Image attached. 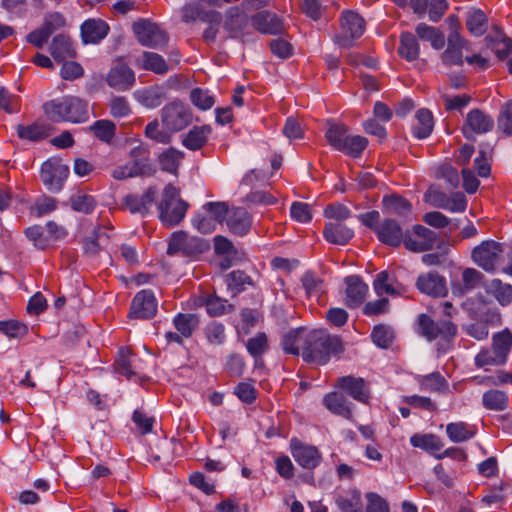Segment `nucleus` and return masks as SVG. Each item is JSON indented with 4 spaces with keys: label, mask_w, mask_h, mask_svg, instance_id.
I'll return each instance as SVG.
<instances>
[{
    "label": "nucleus",
    "mask_w": 512,
    "mask_h": 512,
    "mask_svg": "<svg viewBox=\"0 0 512 512\" xmlns=\"http://www.w3.org/2000/svg\"><path fill=\"white\" fill-rule=\"evenodd\" d=\"M304 340L301 357L306 363L323 366L332 358L340 359L345 351L341 336L324 328L309 330Z\"/></svg>",
    "instance_id": "1"
},
{
    "label": "nucleus",
    "mask_w": 512,
    "mask_h": 512,
    "mask_svg": "<svg viewBox=\"0 0 512 512\" xmlns=\"http://www.w3.org/2000/svg\"><path fill=\"white\" fill-rule=\"evenodd\" d=\"M43 109L48 119L53 122L83 123L89 119L88 103L75 96L46 102Z\"/></svg>",
    "instance_id": "2"
},
{
    "label": "nucleus",
    "mask_w": 512,
    "mask_h": 512,
    "mask_svg": "<svg viewBox=\"0 0 512 512\" xmlns=\"http://www.w3.org/2000/svg\"><path fill=\"white\" fill-rule=\"evenodd\" d=\"M417 333L429 342L440 338L437 344L439 353H446L457 335V326L450 320L434 321L427 314H420L417 319Z\"/></svg>",
    "instance_id": "3"
},
{
    "label": "nucleus",
    "mask_w": 512,
    "mask_h": 512,
    "mask_svg": "<svg viewBox=\"0 0 512 512\" xmlns=\"http://www.w3.org/2000/svg\"><path fill=\"white\" fill-rule=\"evenodd\" d=\"M190 205L180 197V190L172 183L167 184L158 203L159 219L164 226L172 228L185 218Z\"/></svg>",
    "instance_id": "4"
},
{
    "label": "nucleus",
    "mask_w": 512,
    "mask_h": 512,
    "mask_svg": "<svg viewBox=\"0 0 512 512\" xmlns=\"http://www.w3.org/2000/svg\"><path fill=\"white\" fill-rule=\"evenodd\" d=\"M352 375L337 380L334 390L323 398V405L333 414L350 419L352 415Z\"/></svg>",
    "instance_id": "5"
},
{
    "label": "nucleus",
    "mask_w": 512,
    "mask_h": 512,
    "mask_svg": "<svg viewBox=\"0 0 512 512\" xmlns=\"http://www.w3.org/2000/svg\"><path fill=\"white\" fill-rule=\"evenodd\" d=\"M413 233L415 237L409 231L405 233L404 246L406 249L413 252H424L436 247L446 253L448 244L439 240L435 231L417 224L413 226Z\"/></svg>",
    "instance_id": "6"
},
{
    "label": "nucleus",
    "mask_w": 512,
    "mask_h": 512,
    "mask_svg": "<svg viewBox=\"0 0 512 512\" xmlns=\"http://www.w3.org/2000/svg\"><path fill=\"white\" fill-rule=\"evenodd\" d=\"M193 119L190 107L179 100L166 104L161 109V124L165 131L170 133L185 129Z\"/></svg>",
    "instance_id": "7"
},
{
    "label": "nucleus",
    "mask_w": 512,
    "mask_h": 512,
    "mask_svg": "<svg viewBox=\"0 0 512 512\" xmlns=\"http://www.w3.org/2000/svg\"><path fill=\"white\" fill-rule=\"evenodd\" d=\"M209 247L206 240L190 236L184 231H177L171 235L167 254L170 256L181 254L186 257H196L209 250Z\"/></svg>",
    "instance_id": "8"
},
{
    "label": "nucleus",
    "mask_w": 512,
    "mask_h": 512,
    "mask_svg": "<svg viewBox=\"0 0 512 512\" xmlns=\"http://www.w3.org/2000/svg\"><path fill=\"white\" fill-rule=\"evenodd\" d=\"M504 252V245L494 240H485L474 247L471 253L472 260L487 272L495 270L501 254Z\"/></svg>",
    "instance_id": "9"
},
{
    "label": "nucleus",
    "mask_w": 512,
    "mask_h": 512,
    "mask_svg": "<svg viewBox=\"0 0 512 512\" xmlns=\"http://www.w3.org/2000/svg\"><path fill=\"white\" fill-rule=\"evenodd\" d=\"M494 128V119L483 110L475 108L469 111L461 127L463 136L469 141H475L476 135L485 134Z\"/></svg>",
    "instance_id": "10"
},
{
    "label": "nucleus",
    "mask_w": 512,
    "mask_h": 512,
    "mask_svg": "<svg viewBox=\"0 0 512 512\" xmlns=\"http://www.w3.org/2000/svg\"><path fill=\"white\" fill-rule=\"evenodd\" d=\"M133 31L138 42L143 46L160 48L168 42L166 32L159 25L147 20L134 23Z\"/></svg>",
    "instance_id": "11"
},
{
    "label": "nucleus",
    "mask_w": 512,
    "mask_h": 512,
    "mask_svg": "<svg viewBox=\"0 0 512 512\" xmlns=\"http://www.w3.org/2000/svg\"><path fill=\"white\" fill-rule=\"evenodd\" d=\"M199 322V318L196 314L178 313L172 320L176 332H166L164 335L165 340L167 343L183 345L184 339L192 337L194 331L198 328Z\"/></svg>",
    "instance_id": "12"
},
{
    "label": "nucleus",
    "mask_w": 512,
    "mask_h": 512,
    "mask_svg": "<svg viewBox=\"0 0 512 512\" xmlns=\"http://www.w3.org/2000/svg\"><path fill=\"white\" fill-rule=\"evenodd\" d=\"M68 175L69 168L58 161L47 160L41 166V181L51 192H60Z\"/></svg>",
    "instance_id": "13"
},
{
    "label": "nucleus",
    "mask_w": 512,
    "mask_h": 512,
    "mask_svg": "<svg viewBox=\"0 0 512 512\" xmlns=\"http://www.w3.org/2000/svg\"><path fill=\"white\" fill-rule=\"evenodd\" d=\"M327 130L325 137L328 143L334 149L345 153L348 156L352 155V133L350 128L337 121L329 120L327 122Z\"/></svg>",
    "instance_id": "14"
},
{
    "label": "nucleus",
    "mask_w": 512,
    "mask_h": 512,
    "mask_svg": "<svg viewBox=\"0 0 512 512\" xmlns=\"http://www.w3.org/2000/svg\"><path fill=\"white\" fill-rule=\"evenodd\" d=\"M158 309V303L155 294L150 289H143L136 293L131 305L129 317L135 319H151Z\"/></svg>",
    "instance_id": "15"
},
{
    "label": "nucleus",
    "mask_w": 512,
    "mask_h": 512,
    "mask_svg": "<svg viewBox=\"0 0 512 512\" xmlns=\"http://www.w3.org/2000/svg\"><path fill=\"white\" fill-rule=\"evenodd\" d=\"M291 454L295 461L304 469L312 470L321 462V454L319 450L312 445L303 443L297 438L290 441Z\"/></svg>",
    "instance_id": "16"
},
{
    "label": "nucleus",
    "mask_w": 512,
    "mask_h": 512,
    "mask_svg": "<svg viewBox=\"0 0 512 512\" xmlns=\"http://www.w3.org/2000/svg\"><path fill=\"white\" fill-rule=\"evenodd\" d=\"M251 25L261 34L279 35L286 31L283 20L270 11H260L251 17Z\"/></svg>",
    "instance_id": "17"
},
{
    "label": "nucleus",
    "mask_w": 512,
    "mask_h": 512,
    "mask_svg": "<svg viewBox=\"0 0 512 512\" xmlns=\"http://www.w3.org/2000/svg\"><path fill=\"white\" fill-rule=\"evenodd\" d=\"M158 194L156 186H150L142 195L128 194L122 199L123 206L133 214L146 215Z\"/></svg>",
    "instance_id": "18"
},
{
    "label": "nucleus",
    "mask_w": 512,
    "mask_h": 512,
    "mask_svg": "<svg viewBox=\"0 0 512 512\" xmlns=\"http://www.w3.org/2000/svg\"><path fill=\"white\" fill-rule=\"evenodd\" d=\"M416 286L422 293L432 297H443L447 294L446 280L436 271L419 275Z\"/></svg>",
    "instance_id": "19"
},
{
    "label": "nucleus",
    "mask_w": 512,
    "mask_h": 512,
    "mask_svg": "<svg viewBox=\"0 0 512 512\" xmlns=\"http://www.w3.org/2000/svg\"><path fill=\"white\" fill-rule=\"evenodd\" d=\"M484 280V275L474 269L465 268L462 272V279L451 281V292L456 297H463L468 292L480 286Z\"/></svg>",
    "instance_id": "20"
},
{
    "label": "nucleus",
    "mask_w": 512,
    "mask_h": 512,
    "mask_svg": "<svg viewBox=\"0 0 512 512\" xmlns=\"http://www.w3.org/2000/svg\"><path fill=\"white\" fill-rule=\"evenodd\" d=\"M226 225L231 233L244 236L252 227V216L243 207H232L226 218Z\"/></svg>",
    "instance_id": "21"
},
{
    "label": "nucleus",
    "mask_w": 512,
    "mask_h": 512,
    "mask_svg": "<svg viewBox=\"0 0 512 512\" xmlns=\"http://www.w3.org/2000/svg\"><path fill=\"white\" fill-rule=\"evenodd\" d=\"M378 239L389 246L398 247L405 239L402 227L395 219L387 218L376 227Z\"/></svg>",
    "instance_id": "22"
},
{
    "label": "nucleus",
    "mask_w": 512,
    "mask_h": 512,
    "mask_svg": "<svg viewBox=\"0 0 512 512\" xmlns=\"http://www.w3.org/2000/svg\"><path fill=\"white\" fill-rule=\"evenodd\" d=\"M106 81L110 87L119 91H125L130 89L135 83V73L127 65L119 64L111 68Z\"/></svg>",
    "instance_id": "23"
},
{
    "label": "nucleus",
    "mask_w": 512,
    "mask_h": 512,
    "mask_svg": "<svg viewBox=\"0 0 512 512\" xmlns=\"http://www.w3.org/2000/svg\"><path fill=\"white\" fill-rule=\"evenodd\" d=\"M109 25L101 19H88L81 25V37L85 44H97L109 32Z\"/></svg>",
    "instance_id": "24"
},
{
    "label": "nucleus",
    "mask_w": 512,
    "mask_h": 512,
    "mask_svg": "<svg viewBox=\"0 0 512 512\" xmlns=\"http://www.w3.org/2000/svg\"><path fill=\"white\" fill-rule=\"evenodd\" d=\"M307 330L303 327L289 330L285 333L281 340V346L286 354L299 356L302 347H304Z\"/></svg>",
    "instance_id": "25"
},
{
    "label": "nucleus",
    "mask_w": 512,
    "mask_h": 512,
    "mask_svg": "<svg viewBox=\"0 0 512 512\" xmlns=\"http://www.w3.org/2000/svg\"><path fill=\"white\" fill-rule=\"evenodd\" d=\"M326 241L337 245H346L352 238V232L344 222H328L323 231Z\"/></svg>",
    "instance_id": "26"
},
{
    "label": "nucleus",
    "mask_w": 512,
    "mask_h": 512,
    "mask_svg": "<svg viewBox=\"0 0 512 512\" xmlns=\"http://www.w3.org/2000/svg\"><path fill=\"white\" fill-rule=\"evenodd\" d=\"M383 212L406 217L411 213L412 204L401 195L396 193L385 195L382 200Z\"/></svg>",
    "instance_id": "27"
},
{
    "label": "nucleus",
    "mask_w": 512,
    "mask_h": 512,
    "mask_svg": "<svg viewBox=\"0 0 512 512\" xmlns=\"http://www.w3.org/2000/svg\"><path fill=\"white\" fill-rule=\"evenodd\" d=\"M50 53L58 62H62L68 58H74L76 55L70 37L64 34L56 35L53 38L50 45Z\"/></svg>",
    "instance_id": "28"
},
{
    "label": "nucleus",
    "mask_w": 512,
    "mask_h": 512,
    "mask_svg": "<svg viewBox=\"0 0 512 512\" xmlns=\"http://www.w3.org/2000/svg\"><path fill=\"white\" fill-rule=\"evenodd\" d=\"M211 131L212 129L209 125L194 126L183 137L182 144L191 151H197L206 144Z\"/></svg>",
    "instance_id": "29"
},
{
    "label": "nucleus",
    "mask_w": 512,
    "mask_h": 512,
    "mask_svg": "<svg viewBox=\"0 0 512 512\" xmlns=\"http://www.w3.org/2000/svg\"><path fill=\"white\" fill-rule=\"evenodd\" d=\"M133 357L134 355L128 347H121L114 362L115 372L128 380H131L137 374L133 365Z\"/></svg>",
    "instance_id": "30"
},
{
    "label": "nucleus",
    "mask_w": 512,
    "mask_h": 512,
    "mask_svg": "<svg viewBox=\"0 0 512 512\" xmlns=\"http://www.w3.org/2000/svg\"><path fill=\"white\" fill-rule=\"evenodd\" d=\"M182 19L185 22L200 20L202 22L221 23V14L214 10L204 11L197 5H185L182 9Z\"/></svg>",
    "instance_id": "31"
},
{
    "label": "nucleus",
    "mask_w": 512,
    "mask_h": 512,
    "mask_svg": "<svg viewBox=\"0 0 512 512\" xmlns=\"http://www.w3.org/2000/svg\"><path fill=\"white\" fill-rule=\"evenodd\" d=\"M139 103L147 108H156L166 98L164 88L159 86L147 87L134 93Z\"/></svg>",
    "instance_id": "32"
},
{
    "label": "nucleus",
    "mask_w": 512,
    "mask_h": 512,
    "mask_svg": "<svg viewBox=\"0 0 512 512\" xmlns=\"http://www.w3.org/2000/svg\"><path fill=\"white\" fill-rule=\"evenodd\" d=\"M420 46L418 40L411 32H402L400 35V44L398 54L405 60L412 62L419 57Z\"/></svg>",
    "instance_id": "33"
},
{
    "label": "nucleus",
    "mask_w": 512,
    "mask_h": 512,
    "mask_svg": "<svg viewBox=\"0 0 512 512\" xmlns=\"http://www.w3.org/2000/svg\"><path fill=\"white\" fill-rule=\"evenodd\" d=\"M415 32L421 40L430 42L436 50L442 49L445 45L444 34L436 27L421 22L415 27Z\"/></svg>",
    "instance_id": "34"
},
{
    "label": "nucleus",
    "mask_w": 512,
    "mask_h": 512,
    "mask_svg": "<svg viewBox=\"0 0 512 512\" xmlns=\"http://www.w3.org/2000/svg\"><path fill=\"white\" fill-rule=\"evenodd\" d=\"M466 26L475 37L482 36L488 29V19L481 9H472L466 14Z\"/></svg>",
    "instance_id": "35"
},
{
    "label": "nucleus",
    "mask_w": 512,
    "mask_h": 512,
    "mask_svg": "<svg viewBox=\"0 0 512 512\" xmlns=\"http://www.w3.org/2000/svg\"><path fill=\"white\" fill-rule=\"evenodd\" d=\"M417 125L413 127V135L417 139L427 138L434 126L433 115L428 109H419L415 115Z\"/></svg>",
    "instance_id": "36"
},
{
    "label": "nucleus",
    "mask_w": 512,
    "mask_h": 512,
    "mask_svg": "<svg viewBox=\"0 0 512 512\" xmlns=\"http://www.w3.org/2000/svg\"><path fill=\"white\" fill-rule=\"evenodd\" d=\"M341 31L334 37L335 43L340 48L349 49L352 46V11L346 10L340 19Z\"/></svg>",
    "instance_id": "37"
},
{
    "label": "nucleus",
    "mask_w": 512,
    "mask_h": 512,
    "mask_svg": "<svg viewBox=\"0 0 512 512\" xmlns=\"http://www.w3.org/2000/svg\"><path fill=\"white\" fill-rule=\"evenodd\" d=\"M140 61L142 69L152 71L155 74L164 75L169 71V65L165 59L155 52L144 51Z\"/></svg>",
    "instance_id": "38"
},
{
    "label": "nucleus",
    "mask_w": 512,
    "mask_h": 512,
    "mask_svg": "<svg viewBox=\"0 0 512 512\" xmlns=\"http://www.w3.org/2000/svg\"><path fill=\"white\" fill-rule=\"evenodd\" d=\"M512 347V333L505 329L493 336L492 350L500 358L498 362L505 363Z\"/></svg>",
    "instance_id": "39"
},
{
    "label": "nucleus",
    "mask_w": 512,
    "mask_h": 512,
    "mask_svg": "<svg viewBox=\"0 0 512 512\" xmlns=\"http://www.w3.org/2000/svg\"><path fill=\"white\" fill-rule=\"evenodd\" d=\"M486 291L493 294L497 301L502 305H508L512 302V285L503 283L499 279H493L484 284Z\"/></svg>",
    "instance_id": "40"
},
{
    "label": "nucleus",
    "mask_w": 512,
    "mask_h": 512,
    "mask_svg": "<svg viewBox=\"0 0 512 512\" xmlns=\"http://www.w3.org/2000/svg\"><path fill=\"white\" fill-rule=\"evenodd\" d=\"M17 134L20 139L40 141L48 137L49 133L44 124L18 125Z\"/></svg>",
    "instance_id": "41"
},
{
    "label": "nucleus",
    "mask_w": 512,
    "mask_h": 512,
    "mask_svg": "<svg viewBox=\"0 0 512 512\" xmlns=\"http://www.w3.org/2000/svg\"><path fill=\"white\" fill-rule=\"evenodd\" d=\"M394 337L393 328L386 324L375 325L371 333L373 343L382 349L389 348L393 343Z\"/></svg>",
    "instance_id": "42"
},
{
    "label": "nucleus",
    "mask_w": 512,
    "mask_h": 512,
    "mask_svg": "<svg viewBox=\"0 0 512 512\" xmlns=\"http://www.w3.org/2000/svg\"><path fill=\"white\" fill-rule=\"evenodd\" d=\"M89 129L93 131L96 138L110 144L116 134V125L111 120H97Z\"/></svg>",
    "instance_id": "43"
},
{
    "label": "nucleus",
    "mask_w": 512,
    "mask_h": 512,
    "mask_svg": "<svg viewBox=\"0 0 512 512\" xmlns=\"http://www.w3.org/2000/svg\"><path fill=\"white\" fill-rule=\"evenodd\" d=\"M69 202L74 211L83 214H91L97 205V201L93 196L82 192L73 194L70 197Z\"/></svg>",
    "instance_id": "44"
},
{
    "label": "nucleus",
    "mask_w": 512,
    "mask_h": 512,
    "mask_svg": "<svg viewBox=\"0 0 512 512\" xmlns=\"http://www.w3.org/2000/svg\"><path fill=\"white\" fill-rule=\"evenodd\" d=\"M410 443L415 448L423 449L427 452L439 451L443 444L439 437L434 434H414L410 438Z\"/></svg>",
    "instance_id": "45"
},
{
    "label": "nucleus",
    "mask_w": 512,
    "mask_h": 512,
    "mask_svg": "<svg viewBox=\"0 0 512 512\" xmlns=\"http://www.w3.org/2000/svg\"><path fill=\"white\" fill-rule=\"evenodd\" d=\"M483 405L489 410L502 411L508 405V397L504 391L489 390L483 394Z\"/></svg>",
    "instance_id": "46"
},
{
    "label": "nucleus",
    "mask_w": 512,
    "mask_h": 512,
    "mask_svg": "<svg viewBox=\"0 0 512 512\" xmlns=\"http://www.w3.org/2000/svg\"><path fill=\"white\" fill-rule=\"evenodd\" d=\"M207 313L212 316H221L227 311H231L233 306L227 304V300L220 298L216 295H208L203 299Z\"/></svg>",
    "instance_id": "47"
},
{
    "label": "nucleus",
    "mask_w": 512,
    "mask_h": 512,
    "mask_svg": "<svg viewBox=\"0 0 512 512\" xmlns=\"http://www.w3.org/2000/svg\"><path fill=\"white\" fill-rule=\"evenodd\" d=\"M418 382L422 390L441 392L447 388V382L439 372L421 376Z\"/></svg>",
    "instance_id": "48"
},
{
    "label": "nucleus",
    "mask_w": 512,
    "mask_h": 512,
    "mask_svg": "<svg viewBox=\"0 0 512 512\" xmlns=\"http://www.w3.org/2000/svg\"><path fill=\"white\" fill-rule=\"evenodd\" d=\"M446 433L452 442L460 443L471 439L475 432L468 429L464 422L449 423L446 427Z\"/></svg>",
    "instance_id": "49"
},
{
    "label": "nucleus",
    "mask_w": 512,
    "mask_h": 512,
    "mask_svg": "<svg viewBox=\"0 0 512 512\" xmlns=\"http://www.w3.org/2000/svg\"><path fill=\"white\" fill-rule=\"evenodd\" d=\"M183 158V153L174 148H170L163 152L159 157V162L162 170L169 173H175L178 169L179 163Z\"/></svg>",
    "instance_id": "50"
},
{
    "label": "nucleus",
    "mask_w": 512,
    "mask_h": 512,
    "mask_svg": "<svg viewBox=\"0 0 512 512\" xmlns=\"http://www.w3.org/2000/svg\"><path fill=\"white\" fill-rule=\"evenodd\" d=\"M302 285L307 293L310 296H318L319 294L324 292V282L318 277L314 272L308 271L301 278Z\"/></svg>",
    "instance_id": "51"
},
{
    "label": "nucleus",
    "mask_w": 512,
    "mask_h": 512,
    "mask_svg": "<svg viewBox=\"0 0 512 512\" xmlns=\"http://www.w3.org/2000/svg\"><path fill=\"white\" fill-rule=\"evenodd\" d=\"M324 216L329 219L330 222H345L350 218L351 212L346 205L334 202L325 207Z\"/></svg>",
    "instance_id": "52"
},
{
    "label": "nucleus",
    "mask_w": 512,
    "mask_h": 512,
    "mask_svg": "<svg viewBox=\"0 0 512 512\" xmlns=\"http://www.w3.org/2000/svg\"><path fill=\"white\" fill-rule=\"evenodd\" d=\"M25 235L37 249L45 250L51 246L50 237L44 234L43 227L40 225L26 228Z\"/></svg>",
    "instance_id": "53"
},
{
    "label": "nucleus",
    "mask_w": 512,
    "mask_h": 512,
    "mask_svg": "<svg viewBox=\"0 0 512 512\" xmlns=\"http://www.w3.org/2000/svg\"><path fill=\"white\" fill-rule=\"evenodd\" d=\"M204 212L208 213L218 223L226 222L230 212L226 202H207L202 206Z\"/></svg>",
    "instance_id": "54"
},
{
    "label": "nucleus",
    "mask_w": 512,
    "mask_h": 512,
    "mask_svg": "<svg viewBox=\"0 0 512 512\" xmlns=\"http://www.w3.org/2000/svg\"><path fill=\"white\" fill-rule=\"evenodd\" d=\"M57 208V201L48 196H42L34 202L30 207L31 215L35 217H42L53 212Z\"/></svg>",
    "instance_id": "55"
},
{
    "label": "nucleus",
    "mask_w": 512,
    "mask_h": 512,
    "mask_svg": "<svg viewBox=\"0 0 512 512\" xmlns=\"http://www.w3.org/2000/svg\"><path fill=\"white\" fill-rule=\"evenodd\" d=\"M0 108L9 114L20 111V97L12 94L7 88H0Z\"/></svg>",
    "instance_id": "56"
},
{
    "label": "nucleus",
    "mask_w": 512,
    "mask_h": 512,
    "mask_svg": "<svg viewBox=\"0 0 512 512\" xmlns=\"http://www.w3.org/2000/svg\"><path fill=\"white\" fill-rule=\"evenodd\" d=\"M248 24V18L245 14L236 11L235 14H230L225 22L226 29L231 33L232 37H239L242 35L244 28Z\"/></svg>",
    "instance_id": "57"
},
{
    "label": "nucleus",
    "mask_w": 512,
    "mask_h": 512,
    "mask_svg": "<svg viewBox=\"0 0 512 512\" xmlns=\"http://www.w3.org/2000/svg\"><path fill=\"white\" fill-rule=\"evenodd\" d=\"M247 283H250V277L243 271L235 270L227 275V286L233 296L243 291Z\"/></svg>",
    "instance_id": "58"
},
{
    "label": "nucleus",
    "mask_w": 512,
    "mask_h": 512,
    "mask_svg": "<svg viewBox=\"0 0 512 512\" xmlns=\"http://www.w3.org/2000/svg\"><path fill=\"white\" fill-rule=\"evenodd\" d=\"M249 354L257 359L268 349V339L265 333H258L255 337L248 339L246 344Z\"/></svg>",
    "instance_id": "59"
},
{
    "label": "nucleus",
    "mask_w": 512,
    "mask_h": 512,
    "mask_svg": "<svg viewBox=\"0 0 512 512\" xmlns=\"http://www.w3.org/2000/svg\"><path fill=\"white\" fill-rule=\"evenodd\" d=\"M28 328L24 323L16 320L0 321V332L9 338H20L27 334Z\"/></svg>",
    "instance_id": "60"
},
{
    "label": "nucleus",
    "mask_w": 512,
    "mask_h": 512,
    "mask_svg": "<svg viewBox=\"0 0 512 512\" xmlns=\"http://www.w3.org/2000/svg\"><path fill=\"white\" fill-rule=\"evenodd\" d=\"M191 221L193 227L202 234L212 233L217 226V222L208 213L197 212Z\"/></svg>",
    "instance_id": "61"
},
{
    "label": "nucleus",
    "mask_w": 512,
    "mask_h": 512,
    "mask_svg": "<svg viewBox=\"0 0 512 512\" xmlns=\"http://www.w3.org/2000/svg\"><path fill=\"white\" fill-rule=\"evenodd\" d=\"M204 333L208 342L214 345L223 344L226 338L224 325L217 321L207 324Z\"/></svg>",
    "instance_id": "62"
},
{
    "label": "nucleus",
    "mask_w": 512,
    "mask_h": 512,
    "mask_svg": "<svg viewBox=\"0 0 512 512\" xmlns=\"http://www.w3.org/2000/svg\"><path fill=\"white\" fill-rule=\"evenodd\" d=\"M191 102L201 110L210 109L214 103V97L208 91L201 88H194L190 93Z\"/></svg>",
    "instance_id": "63"
},
{
    "label": "nucleus",
    "mask_w": 512,
    "mask_h": 512,
    "mask_svg": "<svg viewBox=\"0 0 512 512\" xmlns=\"http://www.w3.org/2000/svg\"><path fill=\"white\" fill-rule=\"evenodd\" d=\"M366 512H390L389 503L375 492L366 494Z\"/></svg>",
    "instance_id": "64"
}]
</instances>
